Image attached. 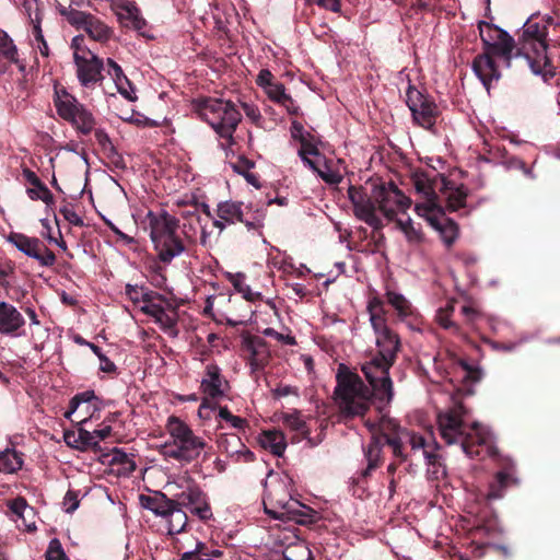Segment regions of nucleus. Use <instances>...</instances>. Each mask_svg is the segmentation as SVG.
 Listing matches in <instances>:
<instances>
[{
    "instance_id": "obj_1",
    "label": "nucleus",
    "mask_w": 560,
    "mask_h": 560,
    "mask_svg": "<svg viewBox=\"0 0 560 560\" xmlns=\"http://www.w3.org/2000/svg\"><path fill=\"white\" fill-rule=\"evenodd\" d=\"M376 347L378 354L361 366L372 389L345 364L338 366L335 399L341 413L346 417L363 416L370 408L372 396L385 405L393 400L394 390L389 369L395 363L400 348L399 337L390 329L376 336Z\"/></svg>"
},
{
    "instance_id": "obj_2",
    "label": "nucleus",
    "mask_w": 560,
    "mask_h": 560,
    "mask_svg": "<svg viewBox=\"0 0 560 560\" xmlns=\"http://www.w3.org/2000/svg\"><path fill=\"white\" fill-rule=\"evenodd\" d=\"M436 424L441 439L447 445H459L465 455L475 458L495 455L492 432L478 422H467V411L462 405L440 411Z\"/></svg>"
},
{
    "instance_id": "obj_3",
    "label": "nucleus",
    "mask_w": 560,
    "mask_h": 560,
    "mask_svg": "<svg viewBox=\"0 0 560 560\" xmlns=\"http://www.w3.org/2000/svg\"><path fill=\"white\" fill-rule=\"evenodd\" d=\"M547 35L546 23L536 21V14L530 15L522 26L521 52H516L517 56H524L532 72L535 75H540L544 81H548L555 75V68L547 52Z\"/></svg>"
},
{
    "instance_id": "obj_4",
    "label": "nucleus",
    "mask_w": 560,
    "mask_h": 560,
    "mask_svg": "<svg viewBox=\"0 0 560 560\" xmlns=\"http://www.w3.org/2000/svg\"><path fill=\"white\" fill-rule=\"evenodd\" d=\"M165 430L168 439L161 445V454L165 458L189 464L196 460L207 448L206 440L197 435L182 419L175 416L167 418Z\"/></svg>"
},
{
    "instance_id": "obj_5",
    "label": "nucleus",
    "mask_w": 560,
    "mask_h": 560,
    "mask_svg": "<svg viewBox=\"0 0 560 560\" xmlns=\"http://www.w3.org/2000/svg\"><path fill=\"white\" fill-rule=\"evenodd\" d=\"M387 444L392 447L393 454L396 457L406 459L404 454V446L408 445L413 455H420L427 465V475L431 480H440L446 476V469L441 460V457L435 452L436 443H433L434 447L431 448V444L424 439L423 435L410 431L401 430L398 438H386Z\"/></svg>"
},
{
    "instance_id": "obj_6",
    "label": "nucleus",
    "mask_w": 560,
    "mask_h": 560,
    "mask_svg": "<svg viewBox=\"0 0 560 560\" xmlns=\"http://www.w3.org/2000/svg\"><path fill=\"white\" fill-rule=\"evenodd\" d=\"M197 112L219 137L233 143V133L241 121L242 115L235 104L222 98H202L197 102Z\"/></svg>"
},
{
    "instance_id": "obj_7",
    "label": "nucleus",
    "mask_w": 560,
    "mask_h": 560,
    "mask_svg": "<svg viewBox=\"0 0 560 560\" xmlns=\"http://www.w3.org/2000/svg\"><path fill=\"white\" fill-rule=\"evenodd\" d=\"M267 500L268 502H264L265 511L273 518L293 521L298 524H307L314 521V511L289 495L283 481L272 486Z\"/></svg>"
},
{
    "instance_id": "obj_8",
    "label": "nucleus",
    "mask_w": 560,
    "mask_h": 560,
    "mask_svg": "<svg viewBox=\"0 0 560 560\" xmlns=\"http://www.w3.org/2000/svg\"><path fill=\"white\" fill-rule=\"evenodd\" d=\"M413 188L423 198V202L415 206L418 215L423 217L430 224H434L433 213H442L439 205V195L443 188H447V179L443 174L435 172H415L411 176Z\"/></svg>"
},
{
    "instance_id": "obj_9",
    "label": "nucleus",
    "mask_w": 560,
    "mask_h": 560,
    "mask_svg": "<svg viewBox=\"0 0 560 560\" xmlns=\"http://www.w3.org/2000/svg\"><path fill=\"white\" fill-rule=\"evenodd\" d=\"M217 214L229 224L242 222L248 231H257L259 234L264 226L265 209L258 205L228 200L218 205Z\"/></svg>"
},
{
    "instance_id": "obj_10",
    "label": "nucleus",
    "mask_w": 560,
    "mask_h": 560,
    "mask_svg": "<svg viewBox=\"0 0 560 560\" xmlns=\"http://www.w3.org/2000/svg\"><path fill=\"white\" fill-rule=\"evenodd\" d=\"M373 198L377 209L388 221H396L411 207V199L407 197L393 182L380 185L373 189Z\"/></svg>"
},
{
    "instance_id": "obj_11",
    "label": "nucleus",
    "mask_w": 560,
    "mask_h": 560,
    "mask_svg": "<svg viewBox=\"0 0 560 560\" xmlns=\"http://www.w3.org/2000/svg\"><path fill=\"white\" fill-rule=\"evenodd\" d=\"M480 37L485 46L483 51L497 55L505 67L510 68L512 59L517 57V54H514V38L505 30L486 22L480 25Z\"/></svg>"
},
{
    "instance_id": "obj_12",
    "label": "nucleus",
    "mask_w": 560,
    "mask_h": 560,
    "mask_svg": "<svg viewBox=\"0 0 560 560\" xmlns=\"http://www.w3.org/2000/svg\"><path fill=\"white\" fill-rule=\"evenodd\" d=\"M406 104L416 124L424 129H431L435 125L436 104L411 84L408 85L406 92Z\"/></svg>"
},
{
    "instance_id": "obj_13",
    "label": "nucleus",
    "mask_w": 560,
    "mask_h": 560,
    "mask_svg": "<svg viewBox=\"0 0 560 560\" xmlns=\"http://www.w3.org/2000/svg\"><path fill=\"white\" fill-rule=\"evenodd\" d=\"M7 242L43 267H50L56 262L55 254L37 237L12 232L7 236Z\"/></svg>"
},
{
    "instance_id": "obj_14",
    "label": "nucleus",
    "mask_w": 560,
    "mask_h": 560,
    "mask_svg": "<svg viewBox=\"0 0 560 560\" xmlns=\"http://www.w3.org/2000/svg\"><path fill=\"white\" fill-rule=\"evenodd\" d=\"M290 132L292 139L300 143L298 155L304 166L315 170V165H317L315 160L324 161V154L318 149L319 140L317 137L305 130L303 125L296 120L292 121Z\"/></svg>"
},
{
    "instance_id": "obj_15",
    "label": "nucleus",
    "mask_w": 560,
    "mask_h": 560,
    "mask_svg": "<svg viewBox=\"0 0 560 560\" xmlns=\"http://www.w3.org/2000/svg\"><path fill=\"white\" fill-rule=\"evenodd\" d=\"M73 58L78 79L83 86L89 88L102 80L103 60L91 49H77Z\"/></svg>"
},
{
    "instance_id": "obj_16",
    "label": "nucleus",
    "mask_w": 560,
    "mask_h": 560,
    "mask_svg": "<svg viewBox=\"0 0 560 560\" xmlns=\"http://www.w3.org/2000/svg\"><path fill=\"white\" fill-rule=\"evenodd\" d=\"M156 298L165 305H163L162 303H158L151 299L150 301H148V303L143 304L140 307V311L143 314L152 317L164 332L168 334L172 337H176L178 334L176 329V311L173 308L172 304L165 299H163L160 294H156Z\"/></svg>"
},
{
    "instance_id": "obj_17",
    "label": "nucleus",
    "mask_w": 560,
    "mask_h": 560,
    "mask_svg": "<svg viewBox=\"0 0 560 560\" xmlns=\"http://www.w3.org/2000/svg\"><path fill=\"white\" fill-rule=\"evenodd\" d=\"M143 223L145 229L149 230V235L152 243L177 232L179 228L178 218L168 213L164 209H160L158 211H148Z\"/></svg>"
},
{
    "instance_id": "obj_18",
    "label": "nucleus",
    "mask_w": 560,
    "mask_h": 560,
    "mask_svg": "<svg viewBox=\"0 0 560 560\" xmlns=\"http://www.w3.org/2000/svg\"><path fill=\"white\" fill-rule=\"evenodd\" d=\"M112 9L120 24L132 27L142 36L150 37L144 33L147 21L142 16L136 2L129 0H113Z\"/></svg>"
},
{
    "instance_id": "obj_19",
    "label": "nucleus",
    "mask_w": 560,
    "mask_h": 560,
    "mask_svg": "<svg viewBox=\"0 0 560 560\" xmlns=\"http://www.w3.org/2000/svg\"><path fill=\"white\" fill-rule=\"evenodd\" d=\"M494 58L499 57L492 52L483 51L474 58L471 65L474 73L487 91L490 90L492 82H497L501 78V72Z\"/></svg>"
},
{
    "instance_id": "obj_20",
    "label": "nucleus",
    "mask_w": 560,
    "mask_h": 560,
    "mask_svg": "<svg viewBox=\"0 0 560 560\" xmlns=\"http://www.w3.org/2000/svg\"><path fill=\"white\" fill-rule=\"evenodd\" d=\"M229 383L222 376L221 369L215 364H208L200 382V389L209 398L218 399L225 395Z\"/></svg>"
},
{
    "instance_id": "obj_21",
    "label": "nucleus",
    "mask_w": 560,
    "mask_h": 560,
    "mask_svg": "<svg viewBox=\"0 0 560 560\" xmlns=\"http://www.w3.org/2000/svg\"><path fill=\"white\" fill-rule=\"evenodd\" d=\"M25 319L18 308L4 301L0 302V334L10 337L23 335Z\"/></svg>"
},
{
    "instance_id": "obj_22",
    "label": "nucleus",
    "mask_w": 560,
    "mask_h": 560,
    "mask_svg": "<svg viewBox=\"0 0 560 560\" xmlns=\"http://www.w3.org/2000/svg\"><path fill=\"white\" fill-rule=\"evenodd\" d=\"M152 244L159 260L163 264H171L175 258L182 256L188 247L177 232L162 237Z\"/></svg>"
},
{
    "instance_id": "obj_23",
    "label": "nucleus",
    "mask_w": 560,
    "mask_h": 560,
    "mask_svg": "<svg viewBox=\"0 0 560 560\" xmlns=\"http://www.w3.org/2000/svg\"><path fill=\"white\" fill-rule=\"evenodd\" d=\"M502 465H504V467L495 474L494 481L490 483L489 492L487 494L489 500L503 498L505 489L510 485L518 482L515 477L513 462L511 459H506V463H502Z\"/></svg>"
},
{
    "instance_id": "obj_24",
    "label": "nucleus",
    "mask_w": 560,
    "mask_h": 560,
    "mask_svg": "<svg viewBox=\"0 0 560 560\" xmlns=\"http://www.w3.org/2000/svg\"><path fill=\"white\" fill-rule=\"evenodd\" d=\"M218 448L228 456L243 455L247 462L253 460L254 454L245 446L236 434H222L218 439Z\"/></svg>"
},
{
    "instance_id": "obj_25",
    "label": "nucleus",
    "mask_w": 560,
    "mask_h": 560,
    "mask_svg": "<svg viewBox=\"0 0 560 560\" xmlns=\"http://www.w3.org/2000/svg\"><path fill=\"white\" fill-rule=\"evenodd\" d=\"M258 442L262 448L278 457H281L287 448V441L283 432L276 429L262 431L259 434Z\"/></svg>"
},
{
    "instance_id": "obj_26",
    "label": "nucleus",
    "mask_w": 560,
    "mask_h": 560,
    "mask_svg": "<svg viewBox=\"0 0 560 560\" xmlns=\"http://www.w3.org/2000/svg\"><path fill=\"white\" fill-rule=\"evenodd\" d=\"M167 512L161 517L165 520L167 533L170 535H176L182 533L187 525V514L178 506V504L172 500L167 506Z\"/></svg>"
},
{
    "instance_id": "obj_27",
    "label": "nucleus",
    "mask_w": 560,
    "mask_h": 560,
    "mask_svg": "<svg viewBox=\"0 0 560 560\" xmlns=\"http://www.w3.org/2000/svg\"><path fill=\"white\" fill-rule=\"evenodd\" d=\"M377 205L370 197L353 209L357 219L366 223L373 230H381L383 221L376 213Z\"/></svg>"
},
{
    "instance_id": "obj_28",
    "label": "nucleus",
    "mask_w": 560,
    "mask_h": 560,
    "mask_svg": "<svg viewBox=\"0 0 560 560\" xmlns=\"http://www.w3.org/2000/svg\"><path fill=\"white\" fill-rule=\"evenodd\" d=\"M54 105L57 114L65 120L73 118L72 113L78 109L80 102L63 88H55Z\"/></svg>"
},
{
    "instance_id": "obj_29",
    "label": "nucleus",
    "mask_w": 560,
    "mask_h": 560,
    "mask_svg": "<svg viewBox=\"0 0 560 560\" xmlns=\"http://www.w3.org/2000/svg\"><path fill=\"white\" fill-rule=\"evenodd\" d=\"M73 118H66L79 133L89 135L95 127V118L93 114L80 103L78 109L72 113Z\"/></svg>"
},
{
    "instance_id": "obj_30",
    "label": "nucleus",
    "mask_w": 560,
    "mask_h": 560,
    "mask_svg": "<svg viewBox=\"0 0 560 560\" xmlns=\"http://www.w3.org/2000/svg\"><path fill=\"white\" fill-rule=\"evenodd\" d=\"M264 92L275 103L284 107L288 113L296 114L299 106L295 104L291 95L285 92V88L282 83L275 81L271 85L266 86Z\"/></svg>"
},
{
    "instance_id": "obj_31",
    "label": "nucleus",
    "mask_w": 560,
    "mask_h": 560,
    "mask_svg": "<svg viewBox=\"0 0 560 560\" xmlns=\"http://www.w3.org/2000/svg\"><path fill=\"white\" fill-rule=\"evenodd\" d=\"M10 511L16 515L15 522L19 520L22 521V526L25 527L27 532H33L36 529V525L34 522H27L30 518L34 517V509L30 506L24 498H15L8 504Z\"/></svg>"
},
{
    "instance_id": "obj_32",
    "label": "nucleus",
    "mask_w": 560,
    "mask_h": 560,
    "mask_svg": "<svg viewBox=\"0 0 560 560\" xmlns=\"http://www.w3.org/2000/svg\"><path fill=\"white\" fill-rule=\"evenodd\" d=\"M441 192L446 198L450 211H459L466 208L467 189L463 185L455 186L447 180V188H443Z\"/></svg>"
},
{
    "instance_id": "obj_33",
    "label": "nucleus",
    "mask_w": 560,
    "mask_h": 560,
    "mask_svg": "<svg viewBox=\"0 0 560 560\" xmlns=\"http://www.w3.org/2000/svg\"><path fill=\"white\" fill-rule=\"evenodd\" d=\"M317 165H315V170H311L315 173L319 178H322L325 183L329 185H338L342 182V174L335 168L334 162L327 160L324 155V161L315 160Z\"/></svg>"
},
{
    "instance_id": "obj_34",
    "label": "nucleus",
    "mask_w": 560,
    "mask_h": 560,
    "mask_svg": "<svg viewBox=\"0 0 560 560\" xmlns=\"http://www.w3.org/2000/svg\"><path fill=\"white\" fill-rule=\"evenodd\" d=\"M206 499V493L199 487L191 486L178 493L176 500L174 501L178 504L179 508H186L191 511L192 508L201 504Z\"/></svg>"
},
{
    "instance_id": "obj_35",
    "label": "nucleus",
    "mask_w": 560,
    "mask_h": 560,
    "mask_svg": "<svg viewBox=\"0 0 560 560\" xmlns=\"http://www.w3.org/2000/svg\"><path fill=\"white\" fill-rule=\"evenodd\" d=\"M382 452L381 441L377 438H372L371 441L363 446L364 458L368 463L366 468L362 470L361 475L366 477L374 470L380 463Z\"/></svg>"
},
{
    "instance_id": "obj_36",
    "label": "nucleus",
    "mask_w": 560,
    "mask_h": 560,
    "mask_svg": "<svg viewBox=\"0 0 560 560\" xmlns=\"http://www.w3.org/2000/svg\"><path fill=\"white\" fill-rule=\"evenodd\" d=\"M397 228L405 235L406 241L411 245L420 244L423 241V234L420 225H416L409 215L396 219Z\"/></svg>"
},
{
    "instance_id": "obj_37",
    "label": "nucleus",
    "mask_w": 560,
    "mask_h": 560,
    "mask_svg": "<svg viewBox=\"0 0 560 560\" xmlns=\"http://www.w3.org/2000/svg\"><path fill=\"white\" fill-rule=\"evenodd\" d=\"M222 551L218 548H208L202 541H197L195 549L185 551L179 560H215L222 557Z\"/></svg>"
},
{
    "instance_id": "obj_38",
    "label": "nucleus",
    "mask_w": 560,
    "mask_h": 560,
    "mask_svg": "<svg viewBox=\"0 0 560 560\" xmlns=\"http://www.w3.org/2000/svg\"><path fill=\"white\" fill-rule=\"evenodd\" d=\"M228 280L232 283L235 291L242 294V296L248 302H255L261 299L260 292H255L252 288L245 283V276L242 272L232 273L226 272Z\"/></svg>"
},
{
    "instance_id": "obj_39",
    "label": "nucleus",
    "mask_w": 560,
    "mask_h": 560,
    "mask_svg": "<svg viewBox=\"0 0 560 560\" xmlns=\"http://www.w3.org/2000/svg\"><path fill=\"white\" fill-rule=\"evenodd\" d=\"M23 465L22 454L14 448H5L0 452V472L13 474Z\"/></svg>"
},
{
    "instance_id": "obj_40",
    "label": "nucleus",
    "mask_w": 560,
    "mask_h": 560,
    "mask_svg": "<svg viewBox=\"0 0 560 560\" xmlns=\"http://www.w3.org/2000/svg\"><path fill=\"white\" fill-rule=\"evenodd\" d=\"M32 22V36L31 45L34 50H38L45 58L49 56V47L44 38L43 31L40 27V18L38 13H35V18H31Z\"/></svg>"
},
{
    "instance_id": "obj_41",
    "label": "nucleus",
    "mask_w": 560,
    "mask_h": 560,
    "mask_svg": "<svg viewBox=\"0 0 560 560\" xmlns=\"http://www.w3.org/2000/svg\"><path fill=\"white\" fill-rule=\"evenodd\" d=\"M83 31L94 40L105 42L112 35V30L94 15L90 19Z\"/></svg>"
},
{
    "instance_id": "obj_42",
    "label": "nucleus",
    "mask_w": 560,
    "mask_h": 560,
    "mask_svg": "<svg viewBox=\"0 0 560 560\" xmlns=\"http://www.w3.org/2000/svg\"><path fill=\"white\" fill-rule=\"evenodd\" d=\"M280 420L292 431L301 433L305 436L310 434L305 420L302 418L301 412L296 409H293L291 412L281 413Z\"/></svg>"
},
{
    "instance_id": "obj_43",
    "label": "nucleus",
    "mask_w": 560,
    "mask_h": 560,
    "mask_svg": "<svg viewBox=\"0 0 560 560\" xmlns=\"http://www.w3.org/2000/svg\"><path fill=\"white\" fill-rule=\"evenodd\" d=\"M386 296L388 303L395 308L400 318L407 317L411 313L410 302L402 294L387 291Z\"/></svg>"
},
{
    "instance_id": "obj_44",
    "label": "nucleus",
    "mask_w": 560,
    "mask_h": 560,
    "mask_svg": "<svg viewBox=\"0 0 560 560\" xmlns=\"http://www.w3.org/2000/svg\"><path fill=\"white\" fill-rule=\"evenodd\" d=\"M59 12L68 20L71 25H74L81 30L85 27L90 19L93 16L90 13H85L72 8H61Z\"/></svg>"
},
{
    "instance_id": "obj_45",
    "label": "nucleus",
    "mask_w": 560,
    "mask_h": 560,
    "mask_svg": "<svg viewBox=\"0 0 560 560\" xmlns=\"http://www.w3.org/2000/svg\"><path fill=\"white\" fill-rule=\"evenodd\" d=\"M434 224H431L434 229L439 230L443 242L446 246H451L458 236V226L454 221L448 220L445 224L441 225L436 218H434Z\"/></svg>"
},
{
    "instance_id": "obj_46",
    "label": "nucleus",
    "mask_w": 560,
    "mask_h": 560,
    "mask_svg": "<svg viewBox=\"0 0 560 560\" xmlns=\"http://www.w3.org/2000/svg\"><path fill=\"white\" fill-rule=\"evenodd\" d=\"M1 57L10 62L18 61L16 46L3 30H0V58Z\"/></svg>"
},
{
    "instance_id": "obj_47",
    "label": "nucleus",
    "mask_w": 560,
    "mask_h": 560,
    "mask_svg": "<svg viewBox=\"0 0 560 560\" xmlns=\"http://www.w3.org/2000/svg\"><path fill=\"white\" fill-rule=\"evenodd\" d=\"M143 506L154 513L156 516L164 515L168 510L167 506L172 502V499L162 495L161 498L142 497Z\"/></svg>"
},
{
    "instance_id": "obj_48",
    "label": "nucleus",
    "mask_w": 560,
    "mask_h": 560,
    "mask_svg": "<svg viewBox=\"0 0 560 560\" xmlns=\"http://www.w3.org/2000/svg\"><path fill=\"white\" fill-rule=\"evenodd\" d=\"M117 91L128 101H136L133 88L124 72L113 75Z\"/></svg>"
},
{
    "instance_id": "obj_49",
    "label": "nucleus",
    "mask_w": 560,
    "mask_h": 560,
    "mask_svg": "<svg viewBox=\"0 0 560 560\" xmlns=\"http://www.w3.org/2000/svg\"><path fill=\"white\" fill-rule=\"evenodd\" d=\"M26 194L30 199L42 200L47 207L54 205V196L45 184L27 188Z\"/></svg>"
},
{
    "instance_id": "obj_50",
    "label": "nucleus",
    "mask_w": 560,
    "mask_h": 560,
    "mask_svg": "<svg viewBox=\"0 0 560 560\" xmlns=\"http://www.w3.org/2000/svg\"><path fill=\"white\" fill-rule=\"evenodd\" d=\"M126 295L133 303H138V302L142 301L143 304H145V303H148V301H150L152 299L153 293L149 292L142 285L128 283L126 285Z\"/></svg>"
},
{
    "instance_id": "obj_51",
    "label": "nucleus",
    "mask_w": 560,
    "mask_h": 560,
    "mask_svg": "<svg viewBox=\"0 0 560 560\" xmlns=\"http://www.w3.org/2000/svg\"><path fill=\"white\" fill-rule=\"evenodd\" d=\"M218 417L234 429L244 431L247 427V420L232 415L228 407H219Z\"/></svg>"
},
{
    "instance_id": "obj_52",
    "label": "nucleus",
    "mask_w": 560,
    "mask_h": 560,
    "mask_svg": "<svg viewBox=\"0 0 560 560\" xmlns=\"http://www.w3.org/2000/svg\"><path fill=\"white\" fill-rule=\"evenodd\" d=\"M73 399L77 400L80 406H92L93 411H98L102 408V401L98 397H96L93 390L79 393L73 396Z\"/></svg>"
},
{
    "instance_id": "obj_53",
    "label": "nucleus",
    "mask_w": 560,
    "mask_h": 560,
    "mask_svg": "<svg viewBox=\"0 0 560 560\" xmlns=\"http://www.w3.org/2000/svg\"><path fill=\"white\" fill-rule=\"evenodd\" d=\"M46 560H69L58 538H52L49 541L46 550Z\"/></svg>"
},
{
    "instance_id": "obj_54",
    "label": "nucleus",
    "mask_w": 560,
    "mask_h": 560,
    "mask_svg": "<svg viewBox=\"0 0 560 560\" xmlns=\"http://www.w3.org/2000/svg\"><path fill=\"white\" fill-rule=\"evenodd\" d=\"M201 228L200 222L196 223L192 221L185 222L182 226V233L183 237L182 240L185 241L186 245L189 246L190 244H194L196 242V234L197 230Z\"/></svg>"
},
{
    "instance_id": "obj_55",
    "label": "nucleus",
    "mask_w": 560,
    "mask_h": 560,
    "mask_svg": "<svg viewBox=\"0 0 560 560\" xmlns=\"http://www.w3.org/2000/svg\"><path fill=\"white\" fill-rule=\"evenodd\" d=\"M369 317L375 336L382 335L390 330L389 327L387 326L385 314H372V316Z\"/></svg>"
},
{
    "instance_id": "obj_56",
    "label": "nucleus",
    "mask_w": 560,
    "mask_h": 560,
    "mask_svg": "<svg viewBox=\"0 0 560 560\" xmlns=\"http://www.w3.org/2000/svg\"><path fill=\"white\" fill-rule=\"evenodd\" d=\"M62 504L67 513H73L80 504L79 493L74 490H68L63 498Z\"/></svg>"
},
{
    "instance_id": "obj_57",
    "label": "nucleus",
    "mask_w": 560,
    "mask_h": 560,
    "mask_svg": "<svg viewBox=\"0 0 560 560\" xmlns=\"http://www.w3.org/2000/svg\"><path fill=\"white\" fill-rule=\"evenodd\" d=\"M264 336L266 337H270V338H273L284 345H288V346H294L296 345V340L293 336L291 335H283L281 332H278L276 329L273 328H266L264 329L262 331Z\"/></svg>"
},
{
    "instance_id": "obj_58",
    "label": "nucleus",
    "mask_w": 560,
    "mask_h": 560,
    "mask_svg": "<svg viewBox=\"0 0 560 560\" xmlns=\"http://www.w3.org/2000/svg\"><path fill=\"white\" fill-rule=\"evenodd\" d=\"M459 366L465 372L464 378L470 380L471 382L480 381L482 373L479 368L471 366L466 361H459Z\"/></svg>"
},
{
    "instance_id": "obj_59",
    "label": "nucleus",
    "mask_w": 560,
    "mask_h": 560,
    "mask_svg": "<svg viewBox=\"0 0 560 560\" xmlns=\"http://www.w3.org/2000/svg\"><path fill=\"white\" fill-rule=\"evenodd\" d=\"M272 395L276 398H282V397H287V396H290V395L299 398L300 397V390H299V388L296 386L279 385L278 387L272 389Z\"/></svg>"
},
{
    "instance_id": "obj_60",
    "label": "nucleus",
    "mask_w": 560,
    "mask_h": 560,
    "mask_svg": "<svg viewBox=\"0 0 560 560\" xmlns=\"http://www.w3.org/2000/svg\"><path fill=\"white\" fill-rule=\"evenodd\" d=\"M190 512L198 516V518H200L201 521H208L212 517V511L208 503V499L202 501L201 504L192 508Z\"/></svg>"
},
{
    "instance_id": "obj_61",
    "label": "nucleus",
    "mask_w": 560,
    "mask_h": 560,
    "mask_svg": "<svg viewBox=\"0 0 560 560\" xmlns=\"http://www.w3.org/2000/svg\"><path fill=\"white\" fill-rule=\"evenodd\" d=\"M63 218L74 226H82L84 224L83 219L72 208L63 207L60 209Z\"/></svg>"
},
{
    "instance_id": "obj_62",
    "label": "nucleus",
    "mask_w": 560,
    "mask_h": 560,
    "mask_svg": "<svg viewBox=\"0 0 560 560\" xmlns=\"http://www.w3.org/2000/svg\"><path fill=\"white\" fill-rule=\"evenodd\" d=\"M296 549L300 550V555L296 556L293 553V551L287 550L284 552V559L285 560H304V557L307 558V560L312 559V551L303 544H300L296 546Z\"/></svg>"
},
{
    "instance_id": "obj_63",
    "label": "nucleus",
    "mask_w": 560,
    "mask_h": 560,
    "mask_svg": "<svg viewBox=\"0 0 560 560\" xmlns=\"http://www.w3.org/2000/svg\"><path fill=\"white\" fill-rule=\"evenodd\" d=\"M78 438L81 440L84 451L90 448V447H96L97 446V442H96V440L94 438L93 431H88V430H84V429H79Z\"/></svg>"
},
{
    "instance_id": "obj_64",
    "label": "nucleus",
    "mask_w": 560,
    "mask_h": 560,
    "mask_svg": "<svg viewBox=\"0 0 560 560\" xmlns=\"http://www.w3.org/2000/svg\"><path fill=\"white\" fill-rule=\"evenodd\" d=\"M348 197L351 201L353 209L359 206V203H362L365 199L369 198L365 194L362 192V190L358 187L350 186L348 189Z\"/></svg>"
}]
</instances>
